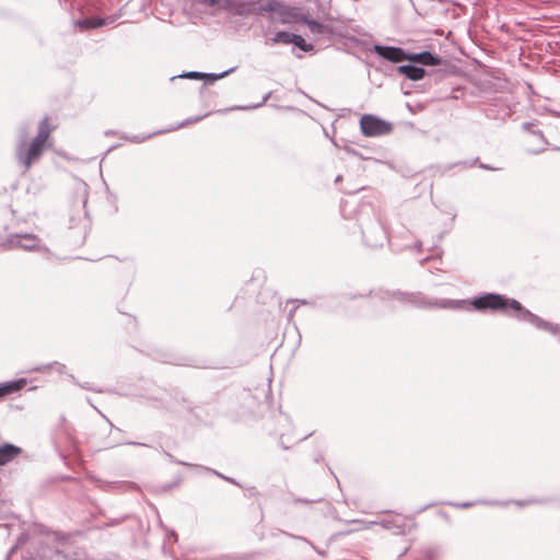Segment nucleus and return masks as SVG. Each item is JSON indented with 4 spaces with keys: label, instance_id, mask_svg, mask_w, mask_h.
I'll return each mask as SVG.
<instances>
[{
    "label": "nucleus",
    "instance_id": "1",
    "mask_svg": "<svg viewBox=\"0 0 560 560\" xmlns=\"http://www.w3.org/2000/svg\"><path fill=\"white\" fill-rule=\"evenodd\" d=\"M55 126L46 117L38 126L37 136L31 142H22L16 149V159L28 171L38 161L46 147Z\"/></svg>",
    "mask_w": 560,
    "mask_h": 560
},
{
    "label": "nucleus",
    "instance_id": "2",
    "mask_svg": "<svg viewBox=\"0 0 560 560\" xmlns=\"http://www.w3.org/2000/svg\"><path fill=\"white\" fill-rule=\"evenodd\" d=\"M472 306L477 311L490 310L493 312L502 311L508 312L512 310L515 313L522 312L523 306L521 303L513 299L504 298L500 294L488 293L482 296L476 298L471 302Z\"/></svg>",
    "mask_w": 560,
    "mask_h": 560
},
{
    "label": "nucleus",
    "instance_id": "3",
    "mask_svg": "<svg viewBox=\"0 0 560 560\" xmlns=\"http://www.w3.org/2000/svg\"><path fill=\"white\" fill-rule=\"evenodd\" d=\"M361 132L365 137H380L393 131V124L374 115H363L360 119Z\"/></svg>",
    "mask_w": 560,
    "mask_h": 560
},
{
    "label": "nucleus",
    "instance_id": "4",
    "mask_svg": "<svg viewBox=\"0 0 560 560\" xmlns=\"http://www.w3.org/2000/svg\"><path fill=\"white\" fill-rule=\"evenodd\" d=\"M385 522L388 527L395 528L399 534L409 533L416 527L413 518L402 514H394Z\"/></svg>",
    "mask_w": 560,
    "mask_h": 560
},
{
    "label": "nucleus",
    "instance_id": "5",
    "mask_svg": "<svg viewBox=\"0 0 560 560\" xmlns=\"http://www.w3.org/2000/svg\"><path fill=\"white\" fill-rule=\"evenodd\" d=\"M375 51L383 58L393 61L400 62L409 60L410 55H407L401 48L389 47V46H375Z\"/></svg>",
    "mask_w": 560,
    "mask_h": 560
},
{
    "label": "nucleus",
    "instance_id": "6",
    "mask_svg": "<svg viewBox=\"0 0 560 560\" xmlns=\"http://www.w3.org/2000/svg\"><path fill=\"white\" fill-rule=\"evenodd\" d=\"M19 453L20 448L14 445L5 444L0 446V466L13 460Z\"/></svg>",
    "mask_w": 560,
    "mask_h": 560
},
{
    "label": "nucleus",
    "instance_id": "7",
    "mask_svg": "<svg viewBox=\"0 0 560 560\" xmlns=\"http://www.w3.org/2000/svg\"><path fill=\"white\" fill-rule=\"evenodd\" d=\"M409 60L410 61H415V62H419V63H422V65H425V66H436V65H440V59L438 57H435L434 55H432L431 52H429V51H424V52H421V54L410 55Z\"/></svg>",
    "mask_w": 560,
    "mask_h": 560
},
{
    "label": "nucleus",
    "instance_id": "8",
    "mask_svg": "<svg viewBox=\"0 0 560 560\" xmlns=\"http://www.w3.org/2000/svg\"><path fill=\"white\" fill-rule=\"evenodd\" d=\"M398 72L413 81L421 80L425 74L424 69L415 66H400Z\"/></svg>",
    "mask_w": 560,
    "mask_h": 560
},
{
    "label": "nucleus",
    "instance_id": "9",
    "mask_svg": "<svg viewBox=\"0 0 560 560\" xmlns=\"http://www.w3.org/2000/svg\"><path fill=\"white\" fill-rule=\"evenodd\" d=\"M26 382L24 380H20L16 382H10L2 386H0V399L9 394L19 392L25 386Z\"/></svg>",
    "mask_w": 560,
    "mask_h": 560
},
{
    "label": "nucleus",
    "instance_id": "10",
    "mask_svg": "<svg viewBox=\"0 0 560 560\" xmlns=\"http://www.w3.org/2000/svg\"><path fill=\"white\" fill-rule=\"evenodd\" d=\"M292 43L304 51H308L312 49V46L307 45L305 39L300 35L294 34Z\"/></svg>",
    "mask_w": 560,
    "mask_h": 560
},
{
    "label": "nucleus",
    "instance_id": "11",
    "mask_svg": "<svg viewBox=\"0 0 560 560\" xmlns=\"http://www.w3.org/2000/svg\"><path fill=\"white\" fill-rule=\"evenodd\" d=\"M293 35L294 34L288 32H279L276 34L275 40L279 43L290 44L292 43Z\"/></svg>",
    "mask_w": 560,
    "mask_h": 560
},
{
    "label": "nucleus",
    "instance_id": "12",
    "mask_svg": "<svg viewBox=\"0 0 560 560\" xmlns=\"http://www.w3.org/2000/svg\"><path fill=\"white\" fill-rule=\"evenodd\" d=\"M104 24V21L103 20H97V19H86L82 22V26L86 27V28H94V27H98V26H102Z\"/></svg>",
    "mask_w": 560,
    "mask_h": 560
},
{
    "label": "nucleus",
    "instance_id": "13",
    "mask_svg": "<svg viewBox=\"0 0 560 560\" xmlns=\"http://www.w3.org/2000/svg\"><path fill=\"white\" fill-rule=\"evenodd\" d=\"M278 8V2L276 0H264V3L260 7V10L264 11H275Z\"/></svg>",
    "mask_w": 560,
    "mask_h": 560
},
{
    "label": "nucleus",
    "instance_id": "14",
    "mask_svg": "<svg viewBox=\"0 0 560 560\" xmlns=\"http://www.w3.org/2000/svg\"><path fill=\"white\" fill-rule=\"evenodd\" d=\"M24 238L30 242V245H27L30 248H33L37 245V238L35 236L25 235Z\"/></svg>",
    "mask_w": 560,
    "mask_h": 560
},
{
    "label": "nucleus",
    "instance_id": "15",
    "mask_svg": "<svg viewBox=\"0 0 560 560\" xmlns=\"http://www.w3.org/2000/svg\"><path fill=\"white\" fill-rule=\"evenodd\" d=\"M185 77L190 78V79H202V78H206L207 75L199 73V72H189V73L185 74Z\"/></svg>",
    "mask_w": 560,
    "mask_h": 560
},
{
    "label": "nucleus",
    "instance_id": "16",
    "mask_svg": "<svg viewBox=\"0 0 560 560\" xmlns=\"http://www.w3.org/2000/svg\"><path fill=\"white\" fill-rule=\"evenodd\" d=\"M219 2V0H202V3L208 5H215Z\"/></svg>",
    "mask_w": 560,
    "mask_h": 560
},
{
    "label": "nucleus",
    "instance_id": "17",
    "mask_svg": "<svg viewBox=\"0 0 560 560\" xmlns=\"http://www.w3.org/2000/svg\"><path fill=\"white\" fill-rule=\"evenodd\" d=\"M310 25H311L312 27L318 26L315 22H311V23H310Z\"/></svg>",
    "mask_w": 560,
    "mask_h": 560
},
{
    "label": "nucleus",
    "instance_id": "18",
    "mask_svg": "<svg viewBox=\"0 0 560 560\" xmlns=\"http://www.w3.org/2000/svg\"><path fill=\"white\" fill-rule=\"evenodd\" d=\"M221 77L222 75H220V77H212L211 80L214 81V80H217L218 78H221Z\"/></svg>",
    "mask_w": 560,
    "mask_h": 560
},
{
    "label": "nucleus",
    "instance_id": "19",
    "mask_svg": "<svg viewBox=\"0 0 560 560\" xmlns=\"http://www.w3.org/2000/svg\"><path fill=\"white\" fill-rule=\"evenodd\" d=\"M255 9H248L247 12H255Z\"/></svg>",
    "mask_w": 560,
    "mask_h": 560
}]
</instances>
